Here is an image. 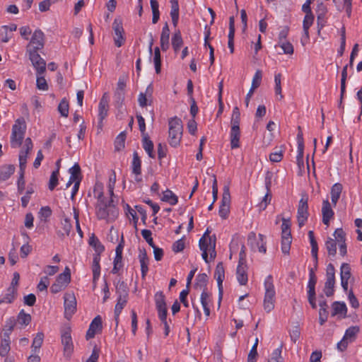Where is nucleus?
Returning <instances> with one entry per match:
<instances>
[{"instance_id":"obj_1","label":"nucleus","mask_w":362,"mask_h":362,"mask_svg":"<svg viewBox=\"0 0 362 362\" xmlns=\"http://www.w3.org/2000/svg\"><path fill=\"white\" fill-rule=\"evenodd\" d=\"M93 194L98 202L95 206V214L98 219L107 221H114L118 215V210L113 204V199L107 200L103 195V185L97 182L93 189Z\"/></svg>"},{"instance_id":"obj_2","label":"nucleus","mask_w":362,"mask_h":362,"mask_svg":"<svg viewBox=\"0 0 362 362\" xmlns=\"http://www.w3.org/2000/svg\"><path fill=\"white\" fill-rule=\"evenodd\" d=\"M333 236L334 238H328L325 242V248L328 255L331 257H334L337 253V245H338L339 254L343 257L345 256L347 250L344 231L341 228H337L334 232Z\"/></svg>"},{"instance_id":"obj_3","label":"nucleus","mask_w":362,"mask_h":362,"mask_svg":"<svg viewBox=\"0 0 362 362\" xmlns=\"http://www.w3.org/2000/svg\"><path fill=\"white\" fill-rule=\"evenodd\" d=\"M168 141L173 147H177L180 144L182 136L183 126L182 120L177 117H173L168 122Z\"/></svg>"},{"instance_id":"obj_4","label":"nucleus","mask_w":362,"mask_h":362,"mask_svg":"<svg viewBox=\"0 0 362 362\" xmlns=\"http://www.w3.org/2000/svg\"><path fill=\"white\" fill-rule=\"evenodd\" d=\"M199 245L205 262L209 263L215 259L216 256L215 236H202L199 241Z\"/></svg>"},{"instance_id":"obj_5","label":"nucleus","mask_w":362,"mask_h":362,"mask_svg":"<svg viewBox=\"0 0 362 362\" xmlns=\"http://www.w3.org/2000/svg\"><path fill=\"white\" fill-rule=\"evenodd\" d=\"M264 309L267 313L271 312L274 308L276 291L274 285L273 276H267L264 281Z\"/></svg>"},{"instance_id":"obj_6","label":"nucleus","mask_w":362,"mask_h":362,"mask_svg":"<svg viewBox=\"0 0 362 362\" xmlns=\"http://www.w3.org/2000/svg\"><path fill=\"white\" fill-rule=\"evenodd\" d=\"M117 295V303L115 307V316L118 319L122 310L126 305L128 298V288L127 284L122 281H118L115 285Z\"/></svg>"},{"instance_id":"obj_7","label":"nucleus","mask_w":362,"mask_h":362,"mask_svg":"<svg viewBox=\"0 0 362 362\" xmlns=\"http://www.w3.org/2000/svg\"><path fill=\"white\" fill-rule=\"evenodd\" d=\"M25 130L26 124L25 119L23 117L17 119L12 127L11 135V146L12 148H18L21 145Z\"/></svg>"},{"instance_id":"obj_8","label":"nucleus","mask_w":362,"mask_h":362,"mask_svg":"<svg viewBox=\"0 0 362 362\" xmlns=\"http://www.w3.org/2000/svg\"><path fill=\"white\" fill-rule=\"evenodd\" d=\"M71 281V272L69 267H66L64 271L58 275L55 282L52 285L50 290L53 293H57L64 290Z\"/></svg>"},{"instance_id":"obj_9","label":"nucleus","mask_w":362,"mask_h":362,"mask_svg":"<svg viewBox=\"0 0 362 362\" xmlns=\"http://www.w3.org/2000/svg\"><path fill=\"white\" fill-rule=\"evenodd\" d=\"M76 299L73 292H66L64 296V317L70 320L76 311Z\"/></svg>"},{"instance_id":"obj_10","label":"nucleus","mask_w":362,"mask_h":362,"mask_svg":"<svg viewBox=\"0 0 362 362\" xmlns=\"http://www.w3.org/2000/svg\"><path fill=\"white\" fill-rule=\"evenodd\" d=\"M360 331L358 326H351L349 327L342 338V339L337 343V349L343 351H344L349 343L353 342L356 337L357 334Z\"/></svg>"},{"instance_id":"obj_11","label":"nucleus","mask_w":362,"mask_h":362,"mask_svg":"<svg viewBox=\"0 0 362 362\" xmlns=\"http://www.w3.org/2000/svg\"><path fill=\"white\" fill-rule=\"evenodd\" d=\"M247 241L248 245L250 246L251 249L253 251H258L264 254L266 252V242L264 240V236L263 235L259 234L257 238L256 237L255 233H252L249 235Z\"/></svg>"},{"instance_id":"obj_12","label":"nucleus","mask_w":362,"mask_h":362,"mask_svg":"<svg viewBox=\"0 0 362 362\" xmlns=\"http://www.w3.org/2000/svg\"><path fill=\"white\" fill-rule=\"evenodd\" d=\"M61 338L64 348V356L69 359L74 351V344L71 336V330L69 329H65L62 333Z\"/></svg>"},{"instance_id":"obj_13","label":"nucleus","mask_w":362,"mask_h":362,"mask_svg":"<svg viewBox=\"0 0 362 362\" xmlns=\"http://www.w3.org/2000/svg\"><path fill=\"white\" fill-rule=\"evenodd\" d=\"M44 47V33L40 30H36L33 34L27 52L35 50L38 52Z\"/></svg>"},{"instance_id":"obj_14","label":"nucleus","mask_w":362,"mask_h":362,"mask_svg":"<svg viewBox=\"0 0 362 362\" xmlns=\"http://www.w3.org/2000/svg\"><path fill=\"white\" fill-rule=\"evenodd\" d=\"M29 54V59L34 66L36 73L44 74L46 70V62L40 57L37 52L35 50H30L27 52Z\"/></svg>"},{"instance_id":"obj_15","label":"nucleus","mask_w":362,"mask_h":362,"mask_svg":"<svg viewBox=\"0 0 362 362\" xmlns=\"http://www.w3.org/2000/svg\"><path fill=\"white\" fill-rule=\"evenodd\" d=\"M124 248V240L123 237H122V240L117 246L115 249V257L113 261V268L112 269V273L115 274L119 272V271L123 267L122 263V252Z\"/></svg>"},{"instance_id":"obj_16","label":"nucleus","mask_w":362,"mask_h":362,"mask_svg":"<svg viewBox=\"0 0 362 362\" xmlns=\"http://www.w3.org/2000/svg\"><path fill=\"white\" fill-rule=\"evenodd\" d=\"M308 198L302 197L298 208V222L300 227L303 226L308 217Z\"/></svg>"},{"instance_id":"obj_17","label":"nucleus","mask_w":362,"mask_h":362,"mask_svg":"<svg viewBox=\"0 0 362 362\" xmlns=\"http://www.w3.org/2000/svg\"><path fill=\"white\" fill-rule=\"evenodd\" d=\"M33 147V145L31 139H25L23 148L19 153V165L21 170H23L26 166L28 155Z\"/></svg>"},{"instance_id":"obj_18","label":"nucleus","mask_w":362,"mask_h":362,"mask_svg":"<svg viewBox=\"0 0 362 362\" xmlns=\"http://www.w3.org/2000/svg\"><path fill=\"white\" fill-rule=\"evenodd\" d=\"M214 278L217 281L218 287V303H220L223 296V281L225 279V270L223 265L221 262H219L216 267L214 272Z\"/></svg>"},{"instance_id":"obj_19","label":"nucleus","mask_w":362,"mask_h":362,"mask_svg":"<svg viewBox=\"0 0 362 362\" xmlns=\"http://www.w3.org/2000/svg\"><path fill=\"white\" fill-rule=\"evenodd\" d=\"M112 28L115 32V44L117 47H119L123 45L124 42V37L123 35L124 29L122 28L120 21L115 19L112 23Z\"/></svg>"},{"instance_id":"obj_20","label":"nucleus","mask_w":362,"mask_h":362,"mask_svg":"<svg viewBox=\"0 0 362 362\" xmlns=\"http://www.w3.org/2000/svg\"><path fill=\"white\" fill-rule=\"evenodd\" d=\"M334 215L331 204L327 199L323 200L322 206V223L328 226Z\"/></svg>"},{"instance_id":"obj_21","label":"nucleus","mask_w":362,"mask_h":362,"mask_svg":"<svg viewBox=\"0 0 362 362\" xmlns=\"http://www.w3.org/2000/svg\"><path fill=\"white\" fill-rule=\"evenodd\" d=\"M156 307L158 311V315H167V307L165 303V298L162 291L156 293L155 296Z\"/></svg>"},{"instance_id":"obj_22","label":"nucleus","mask_w":362,"mask_h":362,"mask_svg":"<svg viewBox=\"0 0 362 362\" xmlns=\"http://www.w3.org/2000/svg\"><path fill=\"white\" fill-rule=\"evenodd\" d=\"M132 173L134 175V180L137 182L141 181V161L137 153V152H134L133 153V159L132 162Z\"/></svg>"},{"instance_id":"obj_23","label":"nucleus","mask_w":362,"mask_h":362,"mask_svg":"<svg viewBox=\"0 0 362 362\" xmlns=\"http://www.w3.org/2000/svg\"><path fill=\"white\" fill-rule=\"evenodd\" d=\"M272 182V175L270 173H267V176L265 177V185L267 188V193L263 197L262 202L259 203V206L261 210H264L267 205L270 203L272 200V195L269 192L270 187Z\"/></svg>"},{"instance_id":"obj_24","label":"nucleus","mask_w":362,"mask_h":362,"mask_svg":"<svg viewBox=\"0 0 362 362\" xmlns=\"http://www.w3.org/2000/svg\"><path fill=\"white\" fill-rule=\"evenodd\" d=\"M102 328V320L101 317L98 315L96 316L93 321L91 322L89 328L86 333V338L91 339L93 338L95 334L100 331Z\"/></svg>"},{"instance_id":"obj_25","label":"nucleus","mask_w":362,"mask_h":362,"mask_svg":"<svg viewBox=\"0 0 362 362\" xmlns=\"http://www.w3.org/2000/svg\"><path fill=\"white\" fill-rule=\"evenodd\" d=\"M236 276L240 285H245L247 283V266L242 262V260L239 262L237 267Z\"/></svg>"},{"instance_id":"obj_26","label":"nucleus","mask_w":362,"mask_h":362,"mask_svg":"<svg viewBox=\"0 0 362 362\" xmlns=\"http://www.w3.org/2000/svg\"><path fill=\"white\" fill-rule=\"evenodd\" d=\"M108 107V99L105 94L100 99L98 105V117L100 122L107 117Z\"/></svg>"},{"instance_id":"obj_27","label":"nucleus","mask_w":362,"mask_h":362,"mask_svg":"<svg viewBox=\"0 0 362 362\" xmlns=\"http://www.w3.org/2000/svg\"><path fill=\"white\" fill-rule=\"evenodd\" d=\"M169 38H170V29L168 23H165L162 28V32L160 35V47L163 51H166L170 46L169 44Z\"/></svg>"},{"instance_id":"obj_28","label":"nucleus","mask_w":362,"mask_h":362,"mask_svg":"<svg viewBox=\"0 0 362 362\" xmlns=\"http://www.w3.org/2000/svg\"><path fill=\"white\" fill-rule=\"evenodd\" d=\"M240 127H230V141L231 148H237L240 146Z\"/></svg>"},{"instance_id":"obj_29","label":"nucleus","mask_w":362,"mask_h":362,"mask_svg":"<svg viewBox=\"0 0 362 362\" xmlns=\"http://www.w3.org/2000/svg\"><path fill=\"white\" fill-rule=\"evenodd\" d=\"M332 315H339V317H345L347 312V308L344 302L336 301L332 305Z\"/></svg>"},{"instance_id":"obj_30","label":"nucleus","mask_w":362,"mask_h":362,"mask_svg":"<svg viewBox=\"0 0 362 362\" xmlns=\"http://www.w3.org/2000/svg\"><path fill=\"white\" fill-rule=\"evenodd\" d=\"M17 289L14 286H10L5 295L0 298V305L4 303H11L16 298Z\"/></svg>"},{"instance_id":"obj_31","label":"nucleus","mask_w":362,"mask_h":362,"mask_svg":"<svg viewBox=\"0 0 362 362\" xmlns=\"http://www.w3.org/2000/svg\"><path fill=\"white\" fill-rule=\"evenodd\" d=\"M16 323L20 326V328H24L31 322V316L30 314L26 313L24 310H21L18 314L16 319Z\"/></svg>"},{"instance_id":"obj_32","label":"nucleus","mask_w":362,"mask_h":362,"mask_svg":"<svg viewBox=\"0 0 362 362\" xmlns=\"http://www.w3.org/2000/svg\"><path fill=\"white\" fill-rule=\"evenodd\" d=\"M139 259L141 265V276L144 279L148 271V258L145 251L140 252Z\"/></svg>"},{"instance_id":"obj_33","label":"nucleus","mask_w":362,"mask_h":362,"mask_svg":"<svg viewBox=\"0 0 362 362\" xmlns=\"http://www.w3.org/2000/svg\"><path fill=\"white\" fill-rule=\"evenodd\" d=\"M343 187L340 183H335L331 189V200L334 206L337 205V203L340 197L342 192Z\"/></svg>"},{"instance_id":"obj_34","label":"nucleus","mask_w":362,"mask_h":362,"mask_svg":"<svg viewBox=\"0 0 362 362\" xmlns=\"http://www.w3.org/2000/svg\"><path fill=\"white\" fill-rule=\"evenodd\" d=\"M16 325V320L14 317H9L6 320L4 327V332L2 337L10 338V334H11L12 331L13 330V328L15 325Z\"/></svg>"},{"instance_id":"obj_35","label":"nucleus","mask_w":362,"mask_h":362,"mask_svg":"<svg viewBox=\"0 0 362 362\" xmlns=\"http://www.w3.org/2000/svg\"><path fill=\"white\" fill-rule=\"evenodd\" d=\"M161 200L174 206L177 204L178 198L171 190L167 189L163 192Z\"/></svg>"},{"instance_id":"obj_36","label":"nucleus","mask_w":362,"mask_h":362,"mask_svg":"<svg viewBox=\"0 0 362 362\" xmlns=\"http://www.w3.org/2000/svg\"><path fill=\"white\" fill-rule=\"evenodd\" d=\"M44 339V334L42 332L37 333L36 336L33 339L31 349L33 353H37L39 351Z\"/></svg>"},{"instance_id":"obj_37","label":"nucleus","mask_w":362,"mask_h":362,"mask_svg":"<svg viewBox=\"0 0 362 362\" xmlns=\"http://www.w3.org/2000/svg\"><path fill=\"white\" fill-rule=\"evenodd\" d=\"M89 244L94 248L98 256L105 250L104 246L102 245L99 239L94 235H92V236L90 237Z\"/></svg>"},{"instance_id":"obj_38","label":"nucleus","mask_w":362,"mask_h":362,"mask_svg":"<svg viewBox=\"0 0 362 362\" xmlns=\"http://www.w3.org/2000/svg\"><path fill=\"white\" fill-rule=\"evenodd\" d=\"M314 21V16L312 13H307L305 14L303 23V32L304 35L307 38L309 37V32L308 30L310 27L313 25Z\"/></svg>"},{"instance_id":"obj_39","label":"nucleus","mask_w":362,"mask_h":362,"mask_svg":"<svg viewBox=\"0 0 362 362\" xmlns=\"http://www.w3.org/2000/svg\"><path fill=\"white\" fill-rule=\"evenodd\" d=\"M15 168L13 165L4 166L0 168V182L8 180L14 173Z\"/></svg>"},{"instance_id":"obj_40","label":"nucleus","mask_w":362,"mask_h":362,"mask_svg":"<svg viewBox=\"0 0 362 362\" xmlns=\"http://www.w3.org/2000/svg\"><path fill=\"white\" fill-rule=\"evenodd\" d=\"M152 88L148 86L146 88V93H140L138 97V102L141 107H144L147 105L148 97L151 96Z\"/></svg>"},{"instance_id":"obj_41","label":"nucleus","mask_w":362,"mask_h":362,"mask_svg":"<svg viewBox=\"0 0 362 362\" xmlns=\"http://www.w3.org/2000/svg\"><path fill=\"white\" fill-rule=\"evenodd\" d=\"M308 238L310 240V243L311 245V254L312 256L317 261V251H318V247L317 241L315 240L314 233L312 230H310L308 232Z\"/></svg>"},{"instance_id":"obj_42","label":"nucleus","mask_w":362,"mask_h":362,"mask_svg":"<svg viewBox=\"0 0 362 362\" xmlns=\"http://www.w3.org/2000/svg\"><path fill=\"white\" fill-rule=\"evenodd\" d=\"M320 310H319V322L322 325L327 320L328 313L327 310V303L325 301L320 303Z\"/></svg>"},{"instance_id":"obj_43","label":"nucleus","mask_w":362,"mask_h":362,"mask_svg":"<svg viewBox=\"0 0 362 362\" xmlns=\"http://www.w3.org/2000/svg\"><path fill=\"white\" fill-rule=\"evenodd\" d=\"M10 338L2 337L0 344V356L4 357L10 351Z\"/></svg>"},{"instance_id":"obj_44","label":"nucleus","mask_w":362,"mask_h":362,"mask_svg":"<svg viewBox=\"0 0 362 362\" xmlns=\"http://www.w3.org/2000/svg\"><path fill=\"white\" fill-rule=\"evenodd\" d=\"M143 148L150 158H153L155 157V154L153 153V144L147 137H144L143 139Z\"/></svg>"},{"instance_id":"obj_45","label":"nucleus","mask_w":362,"mask_h":362,"mask_svg":"<svg viewBox=\"0 0 362 362\" xmlns=\"http://www.w3.org/2000/svg\"><path fill=\"white\" fill-rule=\"evenodd\" d=\"M351 276V267L349 264L343 263L340 268L341 280H349Z\"/></svg>"},{"instance_id":"obj_46","label":"nucleus","mask_w":362,"mask_h":362,"mask_svg":"<svg viewBox=\"0 0 362 362\" xmlns=\"http://www.w3.org/2000/svg\"><path fill=\"white\" fill-rule=\"evenodd\" d=\"M69 171L71 180L81 182V168L78 163H75Z\"/></svg>"},{"instance_id":"obj_47","label":"nucleus","mask_w":362,"mask_h":362,"mask_svg":"<svg viewBox=\"0 0 362 362\" xmlns=\"http://www.w3.org/2000/svg\"><path fill=\"white\" fill-rule=\"evenodd\" d=\"M183 41L180 31L174 33L172 37V45L175 52H177L182 45Z\"/></svg>"},{"instance_id":"obj_48","label":"nucleus","mask_w":362,"mask_h":362,"mask_svg":"<svg viewBox=\"0 0 362 362\" xmlns=\"http://www.w3.org/2000/svg\"><path fill=\"white\" fill-rule=\"evenodd\" d=\"M335 279L326 278L324 292L327 296H331L334 293Z\"/></svg>"},{"instance_id":"obj_49","label":"nucleus","mask_w":362,"mask_h":362,"mask_svg":"<svg viewBox=\"0 0 362 362\" xmlns=\"http://www.w3.org/2000/svg\"><path fill=\"white\" fill-rule=\"evenodd\" d=\"M153 62L156 72L159 74L161 70V59L160 49L158 47L154 49Z\"/></svg>"},{"instance_id":"obj_50","label":"nucleus","mask_w":362,"mask_h":362,"mask_svg":"<svg viewBox=\"0 0 362 362\" xmlns=\"http://www.w3.org/2000/svg\"><path fill=\"white\" fill-rule=\"evenodd\" d=\"M37 80H36V86L37 88L40 90H47L48 85L45 77L42 76L43 74L36 73Z\"/></svg>"},{"instance_id":"obj_51","label":"nucleus","mask_w":362,"mask_h":362,"mask_svg":"<svg viewBox=\"0 0 362 362\" xmlns=\"http://www.w3.org/2000/svg\"><path fill=\"white\" fill-rule=\"evenodd\" d=\"M58 111L62 117L69 115V103L66 98H63L58 105Z\"/></svg>"},{"instance_id":"obj_52","label":"nucleus","mask_w":362,"mask_h":362,"mask_svg":"<svg viewBox=\"0 0 362 362\" xmlns=\"http://www.w3.org/2000/svg\"><path fill=\"white\" fill-rule=\"evenodd\" d=\"M240 113L238 107H235L233 110L230 124L231 127H240Z\"/></svg>"},{"instance_id":"obj_53","label":"nucleus","mask_w":362,"mask_h":362,"mask_svg":"<svg viewBox=\"0 0 362 362\" xmlns=\"http://www.w3.org/2000/svg\"><path fill=\"white\" fill-rule=\"evenodd\" d=\"M62 232L59 231V235L61 236H68L71 232L72 226L71 223V221L68 218H64L62 222Z\"/></svg>"},{"instance_id":"obj_54","label":"nucleus","mask_w":362,"mask_h":362,"mask_svg":"<svg viewBox=\"0 0 362 362\" xmlns=\"http://www.w3.org/2000/svg\"><path fill=\"white\" fill-rule=\"evenodd\" d=\"M281 351V346L274 349L271 355L270 358L268 360V362H283Z\"/></svg>"},{"instance_id":"obj_55","label":"nucleus","mask_w":362,"mask_h":362,"mask_svg":"<svg viewBox=\"0 0 362 362\" xmlns=\"http://www.w3.org/2000/svg\"><path fill=\"white\" fill-rule=\"evenodd\" d=\"M258 338L255 339V343L251 348L248 356H247V361L248 362H255L256 361V357L257 356V346H258Z\"/></svg>"},{"instance_id":"obj_56","label":"nucleus","mask_w":362,"mask_h":362,"mask_svg":"<svg viewBox=\"0 0 362 362\" xmlns=\"http://www.w3.org/2000/svg\"><path fill=\"white\" fill-rule=\"evenodd\" d=\"M284 151L280 148H277L269 155V159L272 162L278 163L283 158Z\"/></svg>"},{"instance_id":"obj_57","label":"nucleus","mask_w":362,"mask_h":362,"mask_svg":"<svg viewBox=\"0 0 362 362\" xmlns=\"http://www.w3.org/2000/svg\"><path fill=\"white\" fill-rule=\"evenodd\" d=\"M230 194L229 187L227 186H225L223 188L221 205L225 206H230Z\"/></svg>"},{"instance_id":"obj_58","label":"nucleus","mask_w":362,"mask_h":362,"mask_svg":"<svg viewBox=\"0 0 362 362\" xmlns=\"http://www.w3.org/2000/svg\"><path fill=\"white\" fill-rule=\"evenodd\" d=\"M262 78V71L260 70H257L253 76L252 86L250 88H252V90H255L256 88H257L261 83Z\"/></svg>"},{"instance_id":"obj_59","label":"nucleus","mask_w":362,"mask_h":362,"mask_svg":"<svg viewBox=\"0 0 362 362\" xmlns=\"http://www.w3.org/2000/svg\"><path fill=\"white\" fill-rule=\"evenodd\" d=\"M279 45L283 49L286 54H292L293 53V47L292 44L288 41L279 42Z\"/></svg>"},{"instance_id":"obj_60","label":"nucleus","mask_w":362,"mask_h":362,"mask_svg":"<svg viewBox=\"0 0 362 362\" xmlns=\"http://www.w3.org/2000/svg\"><path fill=\"white\" fill-rule=\"evenodd\" d=\"M58 170H54L50 176L49 181V190H53L55 187L58 185V177H59Z\"/></svg>"},{"instance_id":"obj_61","label":"nucleus","mask_w":362,"mask_h":362,"mask_svg":"<svg viewBox=\"0 0 362 362\" xmlns=\"http://www.w3.org/2000/svg\"><path fill=\"white\" fill-rule=\"evenodd\" d=\"M125 87H126V78H125V77H120L119 78L117 84L116 93L119 96H122L124 95Z\"/></svg>"},{"instance_id":"obj_62","label":"nucleus","mask_w":362,"mask_h":362,"mask_svg":"<svg viewBox=\"0 0 362 362\" xmlns=\"http://www.w3.org/2000/svg\"><path fill=\"white\" fill-rule=\"evenodd\" d=\"M200 301L202 307L210 306L211 303V296L206 290L202 291L200 296Z\"/></svg>"},{"instance_id":"obj_63","label":"nucleus","mask_w":362,"mask_h":362,"mask_svg":"<svg viewBox=\"0 0 362 362\" xmlns=\"http://www.w3.org/2000/svg\"><path fill=\"white\" fill-rule=\"evenodd\" d=\"M125 135L123 133L119 134L115 140V146L117 151L121 150L124 147Z\"/></svg>"},{"instance_id":"obj_64","label":"nucleus","mask_w":362,"mask_h":362,"mask_svg":"<svg viewBox=\"0 0 362 362\" xmlns=\"http://www.w3.org/2000/svg\"><path fill=\"white\" fill-rule=\"evenodd\" d=\"M49 284V278L45 276L41 278L39 284H37V289L40 291H47V288Z\"/></svg>"}]
</instances>
